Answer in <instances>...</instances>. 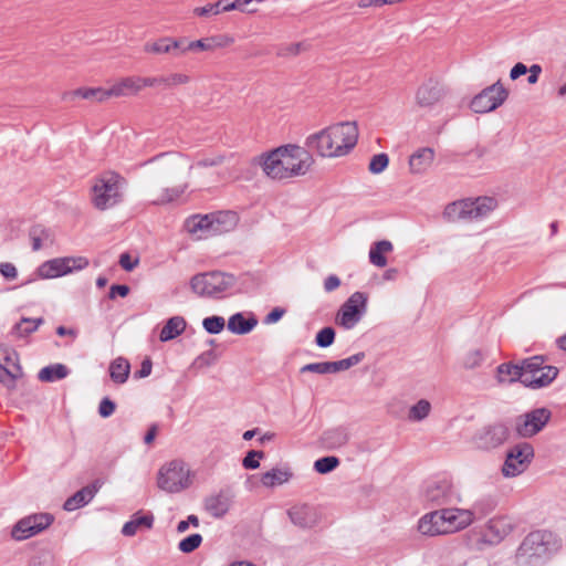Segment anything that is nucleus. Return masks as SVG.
<instances>
[{"mask_svg": "<svg viewBox=\"0 0 566 566\" xmlns=\"http://www.w3.org/2000/svg\"><path fill=\"white\" fill-rule=\"evenodd\" d=\"M229 499L222 494L210 496L205 503L207 512L216 518L222 517L229 511Z\"/></svg>", "mask_w": 566, "mask_h": 566, "instance_id": "f704fd0d", "label": "nucleus"}, {"mask_svg": "<svg viewBox=\"0 0 566 566\" xmlns=\"http://www.w3.org/2000/svg\"><path fill=\"white\" fill-rule=\"evenodd\" d=\"M509 434V428L504 423H493L479 430L473 437V443L480 450L490 451L502 446Z\"/></svg>", "mask_w": 566, "mask_h": 566, "instance_id": "6ab92c4d", "label": "nucleus"}, {"mask_svg": "<svg viewBox=\"0 0 566 566\" xmlns=\"http://www.w3.org/2000/svg\"><path fill=\"white\" fill-rule=\"evenodd\" d=\"M188 188V182L179 184L172 187L163 188L151 200L153 205L163 206L180 198Z\"/></svg>", "mask_w": 566, "mask_h": 566, "instance_id": "473e14b6", "label": "nucleus"}, {"mask_svg": "<svg viewBox=\"0 0 566 566\" xmlns=\"http://www.w3.org/2000/svg\"><path fill=\"white\" fill-rule=\"evenodd\" d=\"M88 265V260L83 256L55 258L43 262L36 273L41 279H54L66 275L74 270H83Z\"/></svg>", "mask_w": 566, "mask_h": 566, "instance_id": "ddd939ff", "label": "nucleus"}, {"mask_svg": "<svg viewBox=\"0 0 566 566\" xmlns=\"http://www.w3.org/2000/svg\"><path fill=\"white\" fill-rule=\"evenodd\" d=\"M116 409V405L109 398L105 397L101 400L98 406V413L102 418L111 417Z\"/></svg>", "mask_w": 566, "mask_h": 566, "instance_id": "680f3d73", "label": "nucleus"}, {"mask_svg": "<svg viewBox=\"0 0 566 566\" xmlns=\"http://www.w3.org/2000/svg\"><path fill=\"white\" fill-rule=\"evenodd\" d=\"M72 96L82 97L84 99H94L97 102H104L111 97L109 90L103 88H77L71 92Z\"/></svg>", "mask_w": 566, "mask_h": 566, "instance_id": "79ce46f5", "label": "nucleus"}, {"mask_svg": "<svg viewBox=\"0 0 566 566\" xmlns=\"http://www.w3.org/2000/svg\"><path fill=\"white\" fill-rule=\"evenodd\" d=\"M552 412L547 408H536L515 420V432L521 438H531L542 431L548 423Z\"/></svg>", "mask_w": 566, "mask_h": 566, "instance_id": "2eb2a0df", "label": "nucleus"}, {"mask_svg": "<svg viewBox=\"0 0 566 566\" xmlns=\"http://www.w3.org/2000/svg\"><path fill=\"white\" fill-rule=\"evenodd\" d=\"M562 548V539L547 530L528 533L516 551V560L521 565L541 566L547 563Z\"/></svg>", "mask_w": 566, "mask_h": 566, "instance_id": "7ed1b4c3", "label": "nucleus"}, {"mask_svg": "<svg viewBox=\"0 0 566 566\" xmlns=\"http://www.w3.org/2000/svg\"><path fill=\"white\" fill-rule=\"evenodd\" d=\"M227 3H229V0H219L216 3L207 4L205 7L195 8L193 13L199 17H207L209 14L217 15L221 12H224L222 10V7Z\"/></svg>", "mask_w": 566, "mask_h": 566, "instance_id": "8fccbe9b", "label": "nucleus"}, {"mask_svg": "<svg viewBox=\"0 0 566 566\" xmlns=\"http://www.w3.org/2000/svg\"><path fill=\"white\" fill-rule=\"evenodd\" d=\"M450 91L448 86L437 77L427 78L416 92V103L421 108H432L447 98Z\"/></svg>", "mask_w": 566, "mask_h": 566, "instance_id": "f3484780", "label": "nucleus"}, {"mask_svg": "<svg viewBox=\"0 0 566 566\" xmlns=\"http://www.w3.org/2000/svg\"><path fill=\"white\" fill-rule=\"evenodd\" d=\"M129 293V287L125 284H114L109 289L108 297L115 298L116 295H119L122 297L127 296Z\"/></svg>", "mask_w": 566, "mask_h": 566, "instance_id": "69168bd1", "label": "nucleus"}, {"mask_svg": "<svg viewBox=\"0 0 566 566\" xmlns=\"http://www.w3.org/2000/svg\"><path fill=\"white\" fill-rule=\"evenodd\" d=\"M258 323L259 321L253 313H249L248 316H244L243 313L239 312L229 317L227 327L235 335H245L252 332Z\"/></svg>", "mask_w": 566, "mask_h": 566, "instance_id": "a878e982", "label": "nucleus"}, {"mask_svg": "<svg viewBox=\"0 0 566 566\" xmlns=\"http://www.w3.org/2000/svg\"><path fill=\"white\" fill-rule=\"evenodd\" d=\"M119 264L126 271H133L138 264V260H133L128 253H123L119 256Z\"/></svg>", "mask_w": 566, "mask_h": 566, "instance_id": "338daca9", "label": "nucleus"}, {"mask_svg": "<svg viewBox=\"0 0 566 566\" xmlns=\"http://www.w3.org/2000/svg\"><path fill=\"white\" fill-rule=\"evenodd\" d=\"M339 285H340V280L337 275H334V274L328 275L324 281V290L328 293L338 289Z\"/></svg>", "mask_w": 566, "mask_h": 566, "instance_id": "774afa93", "label": "nucleus"}, {"mask_svg": "<svg viewBox=\"0 0 566 566\" xmlns=\"http://www.w3.org/2000/svg\"><path fill=\"white\" fill-rule=\"evenodd\" d=\"M251 3V0H229V3L222 7L223 11L239 10L244 12L245 6Z\"/></svg>", "mask_w": 566, "mask_h": 566, "instance_id": "0e129e2a", "label": "nucleus"}, {"mask_svg": "<svg viewBox=\"0 0 566 566\" xmlns=\"http://www.w3.org/2000/svg\"><path fill=\"white\" fill-rule=\"evenodd\" d=\"M126 185L125 179L109 171L96 179L92 189V202L98 210L109 209L122 201V189Z\"/></svg>", "mask_w": 566, "mask_h": 566, "instance_id": "0eeeda50", "label": "nucleus"}, {"mask_svg": "<svg viewBox=\"0 0 566 566\" xmlns=\"http://www.w3.org/2000/svg\"><path fill=\"white\" fill-rule=\"evenodd\" d=\"M367 311V295L363 292L353 293L340 306L336 323L345 329L354 328Z\"/></svg>", "mask_w": 566, "mask_h": 566, "instance_id": "f8f14e48", "label": "nucleus"}, {"mask_svg": "<svg viewBox=\"0 0 566 566\" xmlns=\"http://www.w3.org/2000/svg\"><path fill=\"white\" fill-rule=\"evenodd\" d=\"M185 39H172L163 36L156 41L146 42L144 44V52L150 54H172L175 56L181 55V48Z\"/></svg>", "mask_w": 566, "mask_h": 566, "instance_id": "aec40b11", "label": "nucleus"}, {"mask_svg": "<svg viewBox=\"0 0 566 566\" xmlns=\"http://www.w3.org/2000/svg\"><path fill=\"white\" fill-rule=\"evenodd\" d=\"M202 326L209 334H219L226 326V319L218 315L209 316L203 318Z\"/></svg>", "mask_w": 566, "mask_h": 566, "instance_id": "09e8293b", "label": "nucleus"}, {"mask_svg": "<svg viewBox=\"0 0 566 566\" xmlns=\"http://www.w3.org/2000/svg\"><path fill=\"white\" fill-rule=\"evenodd\" d=\"M291 522L302 528L311 527L313 524L312 510L308 505L293 506L289 510Z\"/></svg>", "mask_w": 566, "mask_h": 566, "instance_id": "c9c22d12", "label": "nucleus"}, {"mask_svg": "<svg viewBox=\"0 0 566 566\" xmlns=\"http://www.w3.org/2000/svg\"><path fill=\"white\" fill-rule=\"evenodd\" d=\"M54 521L53 515L49 513L31 514L19 520L11 531V536L15 541H24L48 528Z\"/></svg>", "mask_w": 566, "mask_h": 566, "instance_id": "dca6fc26", "label": "nucleus"}, {"mask_svg": "<svg viewBox=\"0 0 566 566\" xmlns=\"http://www.w3.org/2000/svg\"><path fill=\"white\" fill-rule=\"evenodd\" d=\"M223 46L222 42H219L217 38L210 36L196 41L189 42L187 45H182L181 55L188 51L200 52V51H211L214 48Z\"/></svg>", "mask_w": 566, "mask_h": 566, "instance_id": "ea45409f", "label": "nucleus"}, {"mask_svg": "<svg viewBox=\"0 0 566 566\" xmlns=\"http://www.w3.org/2000/svg\"><path fill=\"white\" fill-rule=\"evenodd\" d=\"M497 206L492 197L463 199L447 205L443 218L449 222L480 220L489 216Z\"/></svg>", "mask_w": 566, "mask_h": 566, "instance_id": "39448f33", "label": "nucleus"}, {"mask_svg": "<svg viewBox=\"0 0 566 566\" xmlns=\"http://www.w3.org/2000/svg\"><path fill=\"white\" fill-rule=\"evenodd\" d=\"M483 359L484 357L481 350H471L463 358V367L467 369H474L482 364Z\"/></svg>", "mask_w": 566, "mask_h": 566, "instance_id": "13d9d810", "label": "nucleus"}, {"mask_svg": "<svg viewBox=\"0 0 566 566\" xmlns=\"http://www.w3.org/2000/svg\"><path fill=\"white\" fill-rule=\"evenodd\" d=\"M349 441V431L346 427H335L325 430L321 436V443L326 450H337Z\"/></svg>", "mask_w": 566, "mask_h": 566, "instance_id": "393cba45", "label": "nucleus"}, {"mask_svg": "<svg viewBox=\"0 0 566 566\" xmlns=\"http://www.w3.org/2000/svg\"><path fill=\"white\" fill-rule=\"evenodd\" d=\"M434 159V151L432 148L424 147L417 150L409 159V167L413 174L424 172Z\"/></svg>", "mask_w": 566, "mask_h": 566, "instance_id": "c756f323", "label": "nucleus"}, {"mask_svg": "<svg viewBox=\"0 0 566 566\" xmlns=\"http://www.w3.org/2000/svg\"><path fill=\"white\" fill-rule=\"evenodd\" d=\"M357 139L356 124L344 122L310 135L305 146L310 153L315 151L321 157H342L355 147Z\"/></svg>", "mask_w": 566, "mask_h": 566, "instance_id": "f03ea898", "label": "nucleus"}, {"mask_svg": "<svg viewBox=\"0 0 566 566\" xmlns=\"http://www.w3.org/2000/svg\"><path fill=\"white\" fill-rule=\"evenodd\" d=\"M496 380L499 384H512L521 381L523 384V359L520 364L503 363L496 368Z\"/></svg>", "mask_w": 566, "mask_h": 566, "instance_id": "bb28decb", "label": "nucleus"}, {"mask_svg": "<svg viewBox=\"0 0 566 566\" xmlns=\"http://www.w3.org/2000/svg\"><path fill=\"white\" fill-rule=\"evenodd\" d=\"M310 43L302 41L296 43L283 44L277 49V55L282 57H290L307 51Z\"/></svg>", "mask_w": 566, "mask_h": 566, "instance_id": "a18cd8bd", "label": "nucleus"}, {"mask_svg": "<svg viewBox=\"0 0 566 566\" xmlns=\"http://www.w3.org/2000/svg\"><path fill=\"white\" fill-rule=\"evenodd\" d=\"M542 355L523 359V385L531 389H539L549 386L558 375V368L545 365Z\"/></svg>", "mask_w": 566, "mask_h": 566, "instance_id": "6e6552de", "label": "nucleus"}, {"mask_svg": "<svg viewBox=\"0 0 566 566\" xmlns=\"http://www.w3.org/2000/svg\"><path fill=\"white\" fill-rule=\"evenodd\" d=\"M129 371L130 365L125 358L118 357L111 363L109 376L116 384H124L128 378Z\"/></svg>", "mask_w": 566, "mask_h": 566, "instance_id": "e433bc0d", "label": "nucleus"}, {"mask_svg": "<svg viewBox=\"0 0 566 566\" xmlns=\"http://www.w3.org/2000/svg\"><path fill=\"white\" fill-rule=\"evenodd\" d=\"M314 160L307 148L297 145L280 146L258 157V164L271 179L283 180L305 175Z\"/></svg>", "mask_w": 566, "mask_h": 566, "instance_id": "f257e3e1", "label": "nucleus"}, {"mask_svg": "<svg viewBox=\"0 0 566 566\" xmlns=\"http://www.w3.org/2000/svg\"><path fill=\"white\" fill-rule=\"evenodd\" d=\"M388 163H389V158H388L387 154H384V153L377 154V155L373 156V158L369 163V171L371 174H380L387 168Z\"/></svg>", "mask_w": 566, "mask_h": 566, "instance_id": "6e6d98bb", "label": "nucleus"}, {"mask_svg": "<svg viewBox=\"0 0 566 566\" xmlns=\"http://www.w3.org/2000/svg\"><path fill=\"white\" fill-rule=\"evenodd\" d=\"M43 318H28L23 317L19 323H17L11 331V334L15 337L22 338L31 333L35 332L40 325L43 324Z\"/></svg>", "mask_w": 566, "mask_h": 566, "instance_id": "4c0bfd02", "label": "nucleus"}, {"mask_svg": "<svg viewBox=\"0 0 566 566\" xmlns=\"http://www.w3.org/2000/svg\"><path fill=\"white\" fill-rule=\"evenodd\" d=\"M480 502H475L472 509H459L454 505L441 509V516L443 518L447 534H451L467 528L475 520V514L484 513L480 511Z\"/></svg>", "mask_w": 566, "mask_h": 566, "instance_id": "a211bd4d", "label": "nucleus"}, {"mask_svg": "<svg viewBox=\"0 0 566 566\" xmlns=\"http://www.w3.org/2000/svg\"><path fill=\"white\" fill-rule=\"evenodd\" d=\"M0 273L8 280H13L18 276L17 268L10 262L0 263Z\"/></svg>", "mask_w": 566, "mask_h": 566, "instance_id": "e2e57ef3", "label": "nucleus"}, {"mask_svg": "<svg viewBox=\"0 0 566 566\" xmlns=\"http://www.w3.org/2000/svg\"><path fill=\"white\" fill-rule=\"evenodd\" d=\"M235 282V276L230 273L210 271L193 275L189 284L191 291L199 297L222 298Z\"/></svg>", "mask_w": 566, "mask_h": 566, "instance_id": "423d86ee", "label": "nucleus"}, {"mask_svg": "<svg viewBox=\"0 0 566 566\" xmlns=\"http://www.w3.org/2000/svg\"><path fill=\"white\" fill-rule=\"evenodd\" d=\"M140 91V76L124 77L109 88L111 97L136 95Z\"/></svg>", "mask_w": 566, "mask_h": 566, "instance_id": "c85d7f7f", "label": "nucleus"}, {"mask_svg": "<svg viewBox=\"0 0 566 566\" xmlns=\"http://www.w3.org/2000/svg\"><path fill=\"white\" fill-rule=\"evenodd\" d=\"M238 222L237 213L220 211L210 214H195L186 219L185 229L196 239H207L234 229Z\"/></svg>", "mask_w": 566, "mask_h": 566, "instance_id": "20e7f679", "label": "nucleus"}, {"mask_svg": "<svg viewBox=\"0 0 566 566\" xmlns=\"http://www.w3.org/2000/svg\"><path fill=\"white\" fill-rule=\"evenodd\" d=\"M509 96V92L500 81L485 87L471 101V109L474 113L484 114L496 109Z\"/></svg>", "mask_w": 566, "mask_h": 566, "instance_id": "4468645a", "label": "nucleus"}, {"mask_svg": "<svg viewBox=\"0 0 566 566\" xmlns=\"http://www.w3.org/2000/svg\"><path fill=\"white\" fill-rule=\"evenodd\" d=\"M534 459V448L528 442L511 447L505 455L501 472L504 478H515L527 470Z\"/></svg>", "mask_w": 566, "mask_h": 566, "instance_id": "9b49d317", "label": "nucleus"}, {"mask_svg": "<svg viewBox=\"0 0 566 566\" xmlns=\"http://www.w3.org/2000/svg\"><path fill=\"white\" fill-rule=\"evenodd\" d=\"M23 375L21 366H0V382L9 390L15 389V381Z\"/></svg>", "mask_w": 566, "mask_h": 566, "instance_id": "a19ab883", "label": "nucleus"}, {"mask_svg": "<svg viewBox=\"0 0 566 566\" xmlns=\"http://www.w3.org/2000/svg\"><path fill=\"white\" fill-rule=\"evenodd\" d=\"M218 356L213 350H206L200 354L192 363L196 368L210 367L216 364Z\"/></svg>", "mask_w": 566, "mask_h": 566, "instance_id": "5fc2aeb1", "label": "nucleus"}, {"mask_svg": "<svg viewBox=\"0 0 566 566\" xmlns=\"http://www.w3.org/2000/svg\"><path fill=\"white\" fill-rule=\"evenodd\" d=\"M365 358V353L360 352L357 354H354L347 358L337 360V361H329L331 364V371L332 374H336L339 371L347 370L352 368L353 366L358 365L363 359Z\"/></svg>", "mask_w": 566, "mask_h": 566, "instance_id": "37998d69", "label": "nucleus"}, {"mask_svg": "<svg viewBox=\"0 0 566 566\" xmlns=\"http://www.w3.org/2000/svg\"><path fill=\"white\" fill-rule=\"evenodd\" d=\"M201 542L202 536L200 534H191L179 542L178 548L182 553H191L200 546Z\"/></svg>", "mask_w": 566, "mask_h": 566, "instance_id": "3c124183", "label": "nucleus"}, {"mask_svg": "<svg viewBox=\"0 0 566 566\" xmlns=\"http://www.w3.org/2000/svg\"><path fill=\"white\" fill-rule=\"evenodd\" d=\"M392 249V243L388 240L375 242L369 250V262L378 268L386 266L387 259L384 254L391 252Z\"/></svg>", "mask_w": 566, "mask_h": 566, "instance_id": "72a5a7b5", "label": "nucleus"}, {"mask_svg": "<svg viewBox=\"0 0 566 566\" xmlns=\"http://www.w3.org/2000/svg\"><path fill=\"white\" fill-rule=\"evenodd\" d=\"M418 531L426 536L447 534L446 525L441 516V510L424 514L418 522Z\"/></svg>", "mask_w": 566, "mask_h": 566, "instance_id": "412c9836", "label": "nucleus"}, {"mask_svg": "<svg viewBox=\"0 0 566 566\" xmlns=\"http://www.w3.org/2000/svg\"><path fill=\"white\" fill-rule=\"evenodd\" d=\"M20 366L18 353L9 347H0V366Z\"/></svg>", "mask_w": 566, "mask_h": 566, "instance_id": "864d4df0", "label": "nucleus"}, {"mask_svg": "<svg viewBox=\"0 0 566 566\" xmlns=\"http://www.w3.org/2000/svg\"><path fill=\"white\" fill-rule=\"evenodd\" d=\"M29 237L32 242L33 251H39L45 247L52 245L55 241L53 231L41 224L33 226L30 229Z\"/></svg>", "mask_w": 566, "mask_h": 566, "instance_id": "cd10ccee", "label": "nucleus"}, {"mask_svg": "<svg viewBox=\"0 0 566 566\" xmlns=\"http://www.w3.org/2000/svg\"><path fill=\"white\" fill-rule=\"evenodd\" d=\"M422 500L430 507L449 506L461 503V494L450 481L440 480L424 486Z\"/></svg>", "mask_w": 566, "mask_h": 566, "instance_id": "9d476101", "label": "nucleus"}, {"mask_svg": "<svg viewBox=\"0 0 566 566\" xmlns=\"http://www.w3.org/2000/svg\"><path fill=\"white\" fill-rule=\"evenodd\" d=\"M335 331L333 327H324L317 334L315 343L318 347L326 348L334 343Z\"/></svg>", "mask_w": 566, "mask_h": 566, "instance_id": "603ef678", "label": "nucleus"}, {"mask_svg": "<svg viewBox=\"0 0 566 566\" xmlns=\"http://www.w3.org/2000/svg\"><path fill=\"white\" fill-rule=\"evenodd\" d=\"M154 521L155 517L153 513L136 512L132 515L130 520L123 525L122 534L130 537L136 535L139 531L150 530L154 526Z\"/></svg>", "mask_w": 566, "mask_h": 566, "instance_id": "b1692460", "label": "nucleus"}, {"mask_svg": "<svg viewBox=\"0 0 566 566\" xmlns=\"http://www.w3.org/2000/svg\"><path fill=\"white\" fill-rule=\"evenodd\" d=\"M431 410V405L426 399H420L416 405H413L410 410L408 418L412 421H421L426 419Z\"/></svg>", "mask_w": 566, "mask_h": 566, "instance_id": "c03bdc74", "label": "nucleus"}, {"mask_svg": "<svg viewBox=\"0 0 566 566\" xmlns=\"http://www.w3.org/2000/svg\"><path fill=\"white\" fill-rule=\"evenodd\" d=\"M164 158H167V160L163 164V170L167 175H170V172H172L174 169L179 167L180 157L174 156L169 153H163L160 155H157V156L153 157L151 159L143 163L142 166H145L149 163H154L156 160L164 159Z\"/></svg>", "mask_w": 566, "mask_h": 566, "instance_id": "49530a36", "label": "nucleus"}, {"mask_svg": "<svg viewBox=\"0 0 566 566\" xmlns=\"http://www.w3.org/2000/svg\"><path fill=\"white\" fill-rule=\"evenodd\" d=\"M101 485V482L96 480L91 485L82 488L64 502L63 509L71 512L86 505L93 500Z\"/></svg>", "mask_w": 566, "mask_h": 566, "instance_id": "5701e85b", "label": "nucleus"}, {"mask_svg": "<svg viewBox=\"0 0 566 566\" xmlns=\"http://www.w3.org/2000/svg\"><path fill=\"white\" fill-rule=\"evenodd\" d=\"M264 457L263 451L251 450L242 460V465L248 470H255L260 467L259 460Z\"/></svg>", "mask_w": 566, "mask_h": 566, "instance_id": "4d7b16f0", "label": "nucleus"}, {"mask_svg": "<svg viewBox=\"0 0 566 566\" xmlns=\"http://www.w3.org/2000/svg\"><path fill=\"white\" fill-rule=\"evenodd\" d=\"M223 160H224V156H222V155L205 157V158L197 160L195 165H191L190 169L193 168L195 166L200 167V168L219 166L223 163Z\"/></svg>", "mask_w": 566, "mask_h": 566, "instance_id": "052dcab7", "label": "nucleus"}, {"mask_svg": "<svg viewBox=\"0 0 566 566\" xmlns=\"http://www.w3.org/2000/svg\"><path fill=\"white\" fill-rule=\"evenodd\" d=\"M190 484V470L181 460H172L158 471L157 485L167 493H178Z\"/></svg>", "mask_w": 566, "mask_h": 566, "instance_id": "1a4fd4ad", "label": "nucleus"}, {"mask_svg": "<svg viewBox=\"0 0 566 566\" xmlns=\"http://www.w3.org/2000/svg\"><path fill=\"white\" fill-rule=\"evenodd\" d=\"M301 373L332 374L329 361L311 363L301 368Z\"/></svg>", "mask_w": 566, "mask_h": 566, "instance_id": "bf43d9fd", "label": "nucleus"}, {"mask_svg": "<svg viewBox=\"0 0 566 566\" xmlns=\"http://www.w3.org/2000/svg\"><path fill=\"white\" fill-rule=\"evenodd\" d=\"M292 472L289 468H273L261 476V483L265 488H274L290 481Z\"/></svg>", "mask_w": 566, "mask_h": 566, "instance_id": "2f4dec72", "label": "nucleus"}, {"mask_svg": "<svg viewBox=\"0 0 566 566\" xmlns=\"http://www.w3.org/2000/svg\"><path fill=\"white\" fill-rule=\"evenodd\" d=\"M69 368L63 364H54L42 368L38 375L41 381L52 382L65 378Z\"/></svg>", "mask_w": 566, "mask_h": 566, "instance_id": "58836bf2", "label": "nucleus"}, {"mask_svg": "<svg viewBox=\"0 0 566 566\" xmlns=\"http://www.w3.org/2000/svg\"><path fill=\"white\" fill-rule=\"evenodd\" d=\"M514 528L511 518L506 516L495 517L489 521L485 537L490 543H500L509 536Z\"/></svg>", "mask_w": 566, "mask_h": 566, "instance_id": "4be33fe9", "label": "nucleus"}, {"mask_svg": "<svg viewBox=\"0 0 566 566\" xmlns=\"http://www.w3.org/2000/svg\"><path fill=\"white\" fill-rule=\"evenodd\" d=\"M187 323L182 316L170 317L160 331L159 339L168 342L181 335L186 329Z\"/></svg>", "mask_w": 566, "mask_h": 566, "instance_id": "7c9ffc66", "label": "nucleus"}, {"mask_svg": "<svg viewBox=\"0 0 566 566\" xmlns=\"http://www.w3.org/2000/svg\"><path fill=\"white\" fill-rule=\"evenodd\" d=\"M338 465L339 459L333 455L323 457L314 462V469L321 474L329 473Z\"/></svg>", "mask_w": 566, "mask_h": 566, "instance_id": "de8ad7c7", "label": "nucleus"}]
</instances>
